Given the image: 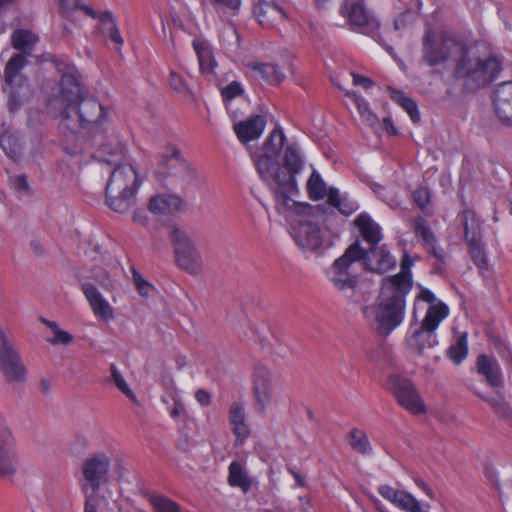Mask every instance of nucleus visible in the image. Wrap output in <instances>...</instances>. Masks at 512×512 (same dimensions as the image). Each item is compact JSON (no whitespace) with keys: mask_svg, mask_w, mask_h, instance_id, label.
I'll list each match as a JSON object with an SVG mask.
<instances>
[{"mask_svg":"<svg viewBox=\"0 0 512 512\" xmlns=\"http://www.w3.org/2000/svg\"><path fill=\"white\" fill-rule=\"evenodd\" d=\"M19 466V457L12 436L0 442V479L13 477Z\"/></svg>","mask_w":512,"mask_h":512,"instance_id":"5701e85b","label":"nucleus"},{"mask_svg":"<svg viewBox=\"0 0 512 512\" xmlns=\"http://www.w3.org/2000/svg\"><path fill=\"white\" fill-rule=\"evenodd\" d=\"M425 250L429 255L436 259L437 263L445 264L446 253L441 247L438 246V241L431 244V246L426 247Z\"/></svg>","mask_w":512,"mask_h":512,"instance_id":"e2e57ef3","label":"nucleus"},{"mask_svg":"<svg viewBox=\"0 0 512 512\" xmlns=\"http://www.w3.org/2000/svg\"><path fill=\"white\" fill-rule=\"evenodd\" d=\"M60 10L65 18H70L76 10H82L86 15L97 18L94 10L84 4H81V0H59Z\"/></svg>","mask_w":512,"mask_h":512,"instance_id":"c03bdc74","label":"nucleus"},{"mask_svg":"<svg viewBox=\"0 0 512 512\" xmlns=\"http://www.w3.org/2000/svg\"><path fill=\"white\" fill-rule=\"evenodd\" d=\"M61 115L62 121L72 120L76 117L80 127L91 126L92 129L97 131L101 122L106 118V112L102 104L89 95H85L75 104L65 105Z\"/></svg>","mask_w":512,"mask_h":512,"instance_id":"1a4fd4ad","label":"nucleus"},{"mask_svg":"<svg viewBox=\"0 0 512 512\" xmlns=\"http://www.w3.org/2000/svg\"><path fill=\"white\" fill-rule=\"evenodd\" d=\"M193 48L197 54L201 72L204 74L214 73L216 62L212 50L208 47V45L195 39L193 40Z\"/></svg>","mask_w":512,"mask_h":512,"instance_id":"473e14b6","label":"nucleus"},{"mask_svg":"<svg viewBox=\"0 0 512 512\" xmlns=\"http://www.w3.org/2000/svg\"><path fill=\"white\" fill-rule=\"evenodd\" d=\"M360 250L363 254L360 261H363L368 271L384 274L396 266V259L390 254L386 245H376L368 250L360 246Z\"/></svg>","mask_w":512,"mask_h":512,"instance_id":"dca6fc26","label":"nucleus"},{"mask_svg":"<svg viewBox=\"0 0 512 512\" xmlns=\"http://www.w3.org/2000/svg\"><path fill=\"white\" fill-rule=\"evenodd\" d=\"M99 22L101 26V31L107 38L116 46V49L119 50L123 44V38L119 32V29L116 26L115 20L113 19L111 12H104L99 15Z\"/></svg>","mask_w":512,"mask_h":512,"instance_id":"f704fd0d","label":"nucleus"},{"mask_svg":"<svg viewBox=\"0 0 512 512\" xmlns=\"http://www.w3.org/2000/svg\"><path fill=\"white\" fill-rule=\"evenodd\" d=\"M253 14L263 28H273L286 19V12L274 0H258Z\"/></svg>","mask_w":512,"mask_h":512,"instance_id":"a211bd4d","label":"nucleus"},{"mask_svg":"<svg viewBox=\"0 0 512 512\" xmlns=\"http://www.w3.org/2000/svg\"><path fill=\"white\" fill-rule=\"evenodd\" d=\"M245 410L241 403L234 402L229 409V423L238 440H245L250 436V429L245 422Z\"/></svg>","mask_w":512,"mask_h":512,"instance_id":"c85d7f7f","label":"nucleus"},{"mask_svg":"<svg viewBox=\"0 0 512 512\" xmlns=\"http://www.w3.org/2000/svg\"><path fill=\"white\" fill-rule=\"evenodd\" d=\"M266 126V118L263 115H252L244 121L234 124V132L242 143L258 139Z\"/></svg>","mask_w":512,"mask_h":512,"instance_id":"b1692460","label":"nucleus"},{"mask_svg":"<svg viewBox=\"0 0 512 512\" xmlns=\"http://www.w3.org/2000/svg\"><path fill=\"white\" fill-rule=\"evenodd\" d=\"M139 187L135 168L131 164L117 165L106 185V204L117 213L127 212L134 205Z\"/></svg>","mask_w":512,"mask_h":512,"instance_id":"7ed1b4c3","label":"nucleus"},{"mask_svg":"<svg viewBox=\"0 0 512 512\" xmlns=\"http://www.w3.org/2000/svg\"><path fill=\"white\" fill-rule=\"evenodd\" d=\"M493 105L499 120L512 127V81L497 86L493 94Z\"/></svg>","mask_w":512,"mask_h":512,"instance_id":"aec40b11","label":"nucleus"},{"mask_svg":"<svg viewBox=\"0 0 512 512\" xmlns=\"http://www.w3.org/2000/svg\"><path fill=\"white\" fill-rule=\"evenodd\" d=\"M54 334H55L54 338L50 340V342L53 345H56V344L68 345L73 341V336L70 333H68L67 331H64L60 328L57 329L54 332Z\"/></svg>","mask_w":512,"mask_h":512,"instance_id":"69168bd1","label":"nucleus"},{"mask_svg":"<svg viewBox=\"0 0 512 512\" xmlns=\"http://www.w3.org/2000/svg\"><path fill=\"white\" fill-rule=\"evenodd\" d=\"M349 444L354 450L361 454L370 453L372 450L367 435L365 432L358 429H352L350 431Z\"/></svg>","mask_w":512,"mask_h":512,"instance_id":"49530a36","label":"nucleus"},{"mask_svg":"<svg viewBox=\"0 0 512 512\" xmlns=\"http://www.w3.org/2000/svg\"><path fill=\"white\" fill-rule=\"evenodd\" d=\"M123 149L124 147L119 142L114 144L100 143L95 158L108 164H117L123 157Z\"/></svg>","mask_w":512,"mask_h":512,"instance_id":"c9c22d12","label":"nucleus"},{"mask_svg":"<svg viewBox=\"0 0 512 512\" xmlns=\"http://www.w3.org/2000/svg\"><path fill=\"white\" fill-rule=\"evenodd\" d=\"M450 41L436 40L431 31L423 37V58L430 66L445 62L450 55Z\"/></svg>","mask_w":512,"mask_h":512,"instance_id":"412c9836","label":"nucleus"},{"mask_svg":"<svg viewBox=\"0 0 512 512\" xmlns=\"http://www.w3.org/2000/svg\"><path fill=\"white\" fill-rule=\"evenodd\" d=\"M111 378L117 388L131 401L136 402V396L133 391L129 388L122 374L119 372L115 364L110 365Z\"/></svg>","mask_w":512,"mask_h":512,"instance_id":"8fccbe9b","label":"nucleus"},{"mask_svg":"<svg viewBox=\"0 0 512 512\" xmlns=\"http://www.w3.org/2000/svg\"><path fill=\"white\" fill-rule=\"evenodd\" d=\"M228 470L229 485L239 487L244 493H247L251 489L252 482L242 465L237 461H233L229 465Z\"/></svg>","mask_w":512,"mask_h":512,"instance_id":"72a5a7b5","label":"nucleus"},{"mask_svg":"<svg viewBox=\"0 0 512 512\" xmlns=\"http://www.w3.org/2000/svg\"><path fill=\"white\" fill-rule=\"evenodd\" d=\"M169 239L174 247L178 267L189 274H198L201 271V256L187 233L174 227L169 233Z\"/></svg>","mask_w":512,"mask_h":512,"instance_id":"9d476101","label":"nucleus"},{"mask_svg":"<svg viewBox=\"0 0 512 512\" xmlns=\"http://www.w3.org/2000/svg\"><path fill=\"white\" fill-rule=\"evenodd\" d=\"M7 107L10 113L18 112L22 107V100L20 93L15 89V87H10V95L7 102Z\"/></svg>","mask_w":512,"mask_h":512,"instance_id":"4d7b16f0","label":"nucleus"},{"mask_svg":"<svg viewBox=\"0 0 512 512\" xmlns=\"http://www.w3.org/2000/svg\"><path fill=\"white\" fill-rule=\"evenodd\" d=\"M110 464V458L105 453H96L83 462V476L93 491L108 481Z\"/></svg>","mask_w":512,"mask_h":512,"instance_id":"4468645a","label":"nucleus"},{"mask_svg":"<svg viewBox=\"0 0 512 512\" xmlns=\"http://www.w3.org/2000/svg\"><path fill=\"white\" fill-rule=\"evenodd\" d=\"M346 95L353 100L360 116L370 109L369 103L355 92H348Z\"/></svg>","mask_w":512,"mask_h":512,"instance_id":"0e129e2a","label":"nucleus"},{"mask_svg":"<svg viewBox=\"0 0 512 512\" xmlns=\"http://www.w3.org/2000/svg\"><path fill=\"white\" fill-rule=\"evenodd\" d=\"M159 180L166 181L167 187L185 189L199 180V174L182 156L175 146H167L159 155L158 167L155 172Z\"/></svg>","mask_w":512,"mask_h":512,"instance_id":"20e7f679","label":"nucleus"},{"mask_svg":"<svg viewBox=\"0 0 512 512\" xmlns=\"http://www.w3.org/2000/svg\"><path fill=\"white\" fill-rule=\"evenodd\" d=\"M0 372L9 384L23 383L26 368L12 335L0 327Z\"/></svg>","mask_w":512,"mask_h":512,"instance_id":"0eeeda50","label":"nucleus"},{"mask_svg":"<svg viewBox=\"0 0 512 512\" xmlns=\"http://www.w3.org/2000/svg\"><path fill=\"white\" fill-rule=\"evenodd\" d=\"M38 41V36L27 29H16L11 35V45L14 49L21 51V54L30 55Z\"/></svg>","mask_w":512,"mask_h":512,"instance_id":"2f4dec72","label":"nucleus"},{"mask_svg":"<svg viewBox=\"0 0 512 512\" xmlns=\"http://www.w3.org/2000/svg\"><path fill=\"white\" fill-rule=\"evenodd\" d=\"M14 186L18 192H22V193L30 192V186L28 183V179H27V176L24 174L15 176Z\"/></svg>","mask_w":512,"mask_h":512,"instance_id":"338daca9","label":"nucleus"},{"mask_svg":"<svg viewBox=\"0 0 512 512\" xmlns=\"http://www.w3.org/2000/svg\"><path fill=\"white\" fill-rule=\"evenodd\" d=\"M386 388L394 395L399 405L410 413L415 415L425 413V406L411 380L391 374L387 379Z\"/></svg>","mask_w":512,"mask_h":512,"instance_id":"9b49d317","label":"nucleus"},{"mask_svg":"<svg viewBox=\"0 0 512 512\" xmlns=\"http://www.w3.org/2000/svg\"><path fill=\"white\" fill-rule=\"evenodd\" d=\"M0 146L11 159L16 160L20 156V148L17 139L12 134H2L0 136Z\"/></svg>","mask_w":512,"mask_h":512,"instance_id":"de8ad7c7","label":"nucleus"},{"mask_svg":"<svg viewBox=\"0 0 512 512\" xmlns=\"http://www.w3.org/2000/svg\"><path fill=\"white\" fill-rule=\"evenodd\" d=\"M169 83H170L171 88L174 91L184 94V95L189 93V89L186 84V81L184 80V78L182 76H180L176 72L172 71L170 73Z\"/></svg>","mask_w":512,"mask_h":512,"instance_id":"6e6d98bb","label":"nucleus"},{"mask_svg":"<svg viewBox=\"0 0 512 512\" xmlns=\"http://www.w3.org/2000/svg\"><path fill=\"white\" fill-rule=\"evenodd\" d=\"M401 271L394 275L385 277L382 282L387 283L388 288L396 287L397 289L403 290L404 292H410L412 289V274H411V266L413 265V260L410 256L405 253L401 260Z\"/></svg>","mask_w":512,"mask_h":512,"instance_id":"a878e982","label":"nucleus"},{"mask_svg":"<svg viewBox=\"0 0 512 512\" xmlns=\"http://www.w3.org/2000/svg\"><path fill=\"white\" fill-rule=\"evenodd\" d=\"M465 242L480 238V228L477 224L476 215L471 209H465L461 213Z\"/></svg>","mask_w":512,"mask_h":512,"instance_id":"ea45409f","label":"nucleus"},{"mask_svg":"<svg viewBox=\"0 0 512 512\" xmlns=\"http://www.w3.org/2000/svg\"><path fill=\"white\" fill-rule=\"evenodd\" d=\"M362 2L363 0H345L344 10L348 21L359 32L381 43L380 22L365 9Z\"/></svg>","mask_w":512,"mask_h":512,"instance_id":"f8f14e48","label":"nucleus"},{"mask_svg":"<svg viewBox=\"0 0 512 512\" xmlns=\"http://www.w3.org/2000/svg\"><path fill=\"white\" fill-rule=\"evenodd\" d=\"M354 223L359 229L362 238L370 245V247L378 245L382 240L381 228L373 221L369 214H359Z\"/></svg>","mask_w":512,"mask_h":512,"instance_id":"bb28decb","label":"nucleus"},{"mask_svg":"<svg viewBox=\"0 0 512 512\" xmlns=\"http://www.w3.org/2000/svg\"><path fill=\"white\" fill-rule=\"evenodd\" d=\"M210 4L217 10H237L240 7L241 0H209Z\"/></svg>","mask_w":512,"mask_h":512,"instance_id":"680f3d73","label":"nucleus"},{"mask_svg":"<svg viewBox=\"0 0 512 512\" xmlns=\"http://www.w3.org/2000/svg\"><path fill=\"white\" fill-rule=\"evenodd\" d=\"M303 165L304 161L297 145H287L284 151L282 166L297 175L302 171Z\"/></svg>","mask_w":512,"mask_h":512,"instance_id":"e433bc0d","label":"nucleus"},{"mask_svg":"<svg viewBox=\"0 0 512 512\" xmlns=\"http://www.w3.org/2000/svg\"><path fill=\"white\" fill-rule=\"evenodd\" d=\"M469 254L473 263L479 269H487V259L481 237L467 242Z\"/></svg>","mask_w":512,"mask_h":512,"instance_id":"a18cd8bd","label":"nucleus"},{"mask_svg":"<svg viewBox=\"0 0 512 512\" xmlns=\"http://www.w3.org/2000/svg\"><path fill=\"white\" fill-rule=\"evenodd\" d=\"M149 209L155 214H167L164 196L158 195L152 197L149 202Z\"/></svg>","mask_w":512,"mask_h":512,"instance_id":"052dcab7","label":"nucleus"},{"mask_svg":"<svg viewBox=\"0 0 512 512\" xmlns=\"http://www.w3.org/2000/svg\"><path fill=\"white\" fill-rule=\"evenodd\" d=\"M453 77L465 92H476L494 82L503 70L502 58L479 45L454 43Z\"/></svg>","mask_w":512,"mask_h":512,"instance_id":"f257e3e1","label":"nucleus"},{"mask_svg":"<svg viewBox=\"0 0 512 512\" xmlns=\"http://www.w3.org/2000/svg\"><path fill=\"white\" fill-rule=\"evenodd\" d=\"M93 279L99 283V285L106 289L111 290L113 288V284L109 279L108 274L101 268H97L93 270Z\"/></svg>","mask_w":512,"mask_h":512,"instance_id":"13d9d810","label":"nucleus"},{"mask_svg":"<svg viewBox=\"0 0 512 512\" xmlns=\"http://www.w3.org/2000/svg\"><path fill=\"white\" fill-rule=\"evenodd\" d=\"M145 497L156 512H180L179 504L166 496L146 492Z\"/></svg>","mask_w":512,"mask_h":512,"instance_id":"37998d69","label":"nucleus"},{"mask_svg":"<svg viewBox=\"0 0 512 512\" xmlns=\"http://www.w3.org/2000/svg\"><path fill=\"white\" fill-rule=\"evenodd\" d=\"M467 337V333L460 334L456 341L447 349V356L456 365L462 363L468 355Z\"/></svg>","mask_w":512,"mask_h":512,"instance_id":"a19ab883","label":"nucleus"},{"mask_svg":"<svg viewBox=\"0 0 512 512\" xmlns=\"http://www.w3.org/2000/svg\"><path fill=\"white\" fill-rule=\"evenodd\" d=\"M475 367L477 373L485 378L490 387L502 388L504 386L502 370L495 357L480 354L476 359Z\"/></svg>","mask_w":512,"mask_h":512,"instance_id":"4be33fe9","label":"nucleus"},{"mask_svg":"<svg viewBox=\"0 0 512 512\" xmlns=\"http://www.w3.org/2000/svg\"><path fill=\"white\" fill-rule=\"evenodd\" d=\"M401 107L408 113L414 123H418L420 121V113L415 100L409 98L405 103H402Z\"/></svg>","mask_w":512,"mask_h":512,"instance_id":"bf43d9fd","label":"nucleus"},{"mask_svg":"<svg viewBox=\"0 0 512 512\" xmlns=\"http://www.w3.org/2000/svg\"><path fill=\"white\" fill-rule=\"evenodd\" d=\"M378 492L383 498L405 511L411 508V505L416 500L411 494L403 490H397L389 485H380Z\"/></svg>","mask_w":512,"mask_h":512,"instance_id":"c756f323","label":"nucleus"},{"mask_svg":"<svg viewBox=\"0 0 512 512\" xmlns=\"http://www.w3.org/2000/svg\"><path fill=\"white\" fill-rule=\"evenodd\" d=\"M27 60L24 54H14L6 64L4 70V80L7 85L14 87L19 82V87L25 81L20 74L21 70L26 65Z\"/></svg>","mask_w":512,"mask_h":512,"instance_id":"7c9ffc66","label":"nucleus"},{"mask_svg":"<svg viewBox=\"0 0 512 512\" xmlns=\"http://www.w3.org/2000/svg\"><path fill=\"white\" fill-rule=\"evenodd\" d=\"M244 92L242 85L237 82L233 81L221 90V95L224 102L231 101L232 99L242 95Z\"/></svg>","mask_w":512,"mask_h":512,"instance_id":"864d4df0","label":"nucleus"},{"mask_svg":"<svg viewBox=\"0 0 512 512\" xmlns=\"http://www.w3.org/2000/svg\"><path fill=\"white\" fill-rule=\"evenodd\" d=\"M167 213L182 211L184 208V200L175 194L163 195Z\"/></svg>","mask_w":512,"mask_h":512,"instance_id":"5fc2aeb1","label":"nucleus"},{"mask_svg":"<svg viewBox=\"0 0 512 512\" xmlns=\"http://www.w3.org/2000/svg\"><path fill=\"white\" fill-rule=\"evenodd\" d=\"M449 308L444 303H438L431 305L427 310V313L422 321L419 329L413 332L412 340L418 346V352L422 353L425 348V344L422 342V338L427 337L429 340L434 338V331L438 327L439 323L448 315Z\"/></svg>","mask_w":512,"mask_h":512,"instance_id":"2eb2a0df","label":"nucleus"},{"mask_svg":"<svg viewBox=\"0 0 512 512\" xmlns=\"http://www.w3.org/2000/svg\"><path fill=\"white\" fill-rule=\"evenodd\" d=\"M413 199L419 209L426 215H431V212L427 211V206L430 202V194L426 188H418L413 192Z\"/></svg>","mask_w":512,"mask_h":512,"instance_id":"603ef678","label":"nucleus"},{"mask_svg":"<svg viewBox=\"0 0 512 512\" xmlns=\"http://www.w3.org/2000/svg\"><path fill=\"white\" fill-rule=\"evenodd\" d=\"M81 288L96 316L105 321L113 319V308L92 283H84Z\"/></svg>","mask_w":512,"mask_h":512,"instance_id":"393cba45","label":"nucleus"},{"mask_svg":"<svg viewBox=\"0 0 512 512\" xmlns=\"http://www.w3.org/2000/svg\"><path fill=\"white\" fill-rule=\"evenodd\" d=\"M176 448L181 452H188L192 447V442L188 434H181L176 440Z\"/></svg>","mask_w":512,"mask_h":512,"instance_id":"774afa93","label":"nucleus"},{"mask_svg":"<svg viewBox=\"0 0 512 512\" xmlns=\"http://www.w3.org/2000/svg\"><path fill=\"white\" fill-rule=\"evenodd\" d=\"M327 204L299 206L301 207V214L316 218L327 230H332L338 226L339 218L335 209L342 215L349 216L359 208L356 201L350 199L347 194L341 195L335 187L328 189Z\"/></svg>","mask_w":512,"mask_h":512,"instance_id":"423d86ee","label":"nucleus"},{"mask_svg":"<svg viewBox=\"0 0 512 512\" xmlns=\"http://www.w3.org/2000/svg\"><path fill=\"white\" fill-rule=\"evenodd\" d=\"M253 383L255 407L259 412H263L271 400L273 390L272 374L268 368L257 366L254 371Z\"/></svg>","mask_w":512,"mask_h":512,"instance_id":"6ab92c4d","label":"nucleus"},{"mask_svg":"<svg viewBox=\"0 0 512 512\" xmlns=\"http://www.w3.org/2000/svg\"><path fill=\"white\" fill-rule=\"evenodd\" d=\"M361 255L363 254L360 250V242L356 240L348 246L342 256L333 262L329 278L335 288L340 291L356 288L358 276L353 272V265L361 260Z\"/></svg>","mask_w":512,"mask_h":512,"instance_id":"6e6552de","label":"nucleus"},{"mask_svg":"<svg viewBox=\"0 0 512 512\" xmlns=\"http://www.w3.org/2000/svg\"><path fill=\"white\" fill-rule=\"evenodd\" d=\"M254 162L260 177L270 181L278 213H284L294 207L295 211L301 214L299 205L302 204L291 199V195L298 192L296 174L285 169L269 155H260Z\"/></svg>","mask_w":512,"mask_h":512,"instance_id":"f03ea898","label":"nucleus"},{"mask_svg":"<svg viewBox=\"0 0 512 512\" xmlns=\"http://www.w3.org/2000/svg\"><path fill=\"white\" fill-rule=\"evenodd\" d=\"M55 66L58 72L61 73L60 95L62 100L66 105L75 104L86 95L79 82L76 67L64 61H56Z\"/></svg>","mask_w":512,"mask_h":512,"instance_id":"ddd939ff","label":"nucleus"},{"mask_svg":"<svg viewBox=\"0 0 512 512\" xmlns=\"http://www.w3.org/2000/svg\"><path fill=\"white\" fill-rule=\"evenodd\" d=\"M387 285L382 282L380 301L375 315L378 331L385 336L402 323L405 314V298L409 293L396 287L388 288Z\"/></svg>","mask_w":512,"mask_h":512,"instance_id":"39448f33","label":"nucleus"},{"mask_svg":"<svg viewBox=\"0 0 512 512\" xmlns=\"http://www.w3.org/2000/svg\"><path fill=\"white\" fill-rule=\"evenodd\" d=\"M285 141V135L283 133V130L280 127H276L266 138L263 149L264 154L263 155H269L272 157V159H275V157L280 153V151L283 149Z\"/></svg>","mask_w":512,"mask_h":512,"instance_id":"58836bf2","label":"nucleus"},{"mask_svg":"<svg viewBox=\"0 0 512 512\" xmlns=\"http://www.w3.org/2000/svg\"><path fill=\"white\" fill-rule=\"evenodd\" d=\"M134 285L141 296L147 297L152 289V285L146 281L135 267H131Z\"/></svg>","mask_w":512,"mask_h":512,"instance_id":"3c124183","label":"nucleus"},{"mask_svg":"<svg viewBox=\"0 0 512 512\" xmlns=\"http://www.w3.org/2000/svg\"><path fill=\"white\" fill-rule=\"evenodd\" d=\"M413 231L424 249L431 246L434 242H437L436 235L427 221L421 216L414 218Z\"/></svg>","mask_w":512,"mask_h":512,"instance_id":"4c0bfd02","label":"nucleus"},{"mask_svg":"<svg viewBox=\"0 0 512 512\" xmlns=\"http://www.w3.org/2000/svg\"><path fill=\"white\" fill-rule=\"evenodd\" d=\"M247 67L256 77L270 85H277L285 78L282 68L274 63L251 62Z\"/></svg>","mask_w":512,"mask_h":512,"instance_id":"cd10ccee","label":"nucleus"},{"mask_svg":"<svg viewBox=\"0 0 512 512\" xmlns=\"http://www.w3.org/2000/svg\"><path fill=\"white\" fill-rule=\"evenodd\" d=\"M315 223L309 220H303L297 226L292 227V236L297 245L303 249L317 251L323 245L320 233V225L316 218Z\"/></svg>","mask_w":512,"mask_h":512,"instance_id":"f3484780","label":"nucleus"},{"mask_svg":"<svg viewBox=\"0 0 512 512\" xmlns=\"http://www.w3.org/2000/svg\"><path fill=\"white\" fill-rule=\"evenodd\" d=\"M307 191L312 200H320L325 196L328 197L326 184L316 170H313L307 181Z\"/></svg>","mask_w":512,"mask_h":512,"instance_id":"79ce46f5","label":"nucleus"},{"mask_svg":"<svg viewBox=\"0 0 512 512\" xmlns=\"http://www.w3.org/2000/svg\"><path fill=\"white\" fill-rule=\"evenodd\" d=\"M475 394L478 397H480L482 400L487 402L492 407V409L494 410V412L496 414H498L502 417H506V418L511 415V413H512L511 408L502 397L490 398V397H486L485 395L478 393V392H475Z\"/></svg>","mask_w":512,"mask_h":512,"instance_id":"09e8293b","label":"nucleus"}]
</instances>
